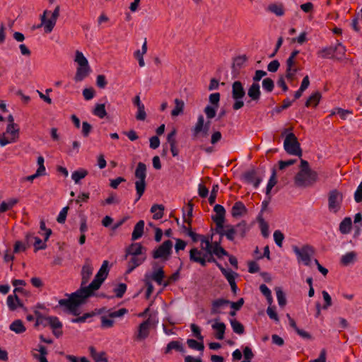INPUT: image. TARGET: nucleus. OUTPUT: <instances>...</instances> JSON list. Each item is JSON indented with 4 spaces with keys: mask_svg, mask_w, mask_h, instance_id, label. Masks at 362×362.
Masks as SVG:
<instances>
[{
    "mask_svg": "<svg viewBox=\"0 0 362 362\" xmlns=\"http://www.w3.org/2000/svg\"><path fill=\"white\" fill-rule=\"evenodd\" d=\"M9 329L16 334L23 333L26 329L21 320H14L9 326Z\"/></svg>",
    "mask_w": 362,
    "mask_h": 362,
    "instance_id": "obj_30",
    "label": "nucleus"
},
{
    "mask_svg": "<svg viewBox=\"0 0 362 362\" xmlns=\"http://www.w3.org/2000/svg\"><path fill=\"white\" fill-rule=\"evenodd\" d=\"M155 325L156 322L151 317L144 321L139 327L136 338L139 340L146 339L149 334L150 328Z\"/></svg>",
    "mask_w": 362,
    "mask_h": 362,
    "instance_id": "obj_15",
    "label": "nucleus"
},
{
    "mask_svg": "<svg viewBox=\"0 0 362 362\" xmlns=\"http://www.w3.org/2000/svg\"><path fill=\"white\" fill-rule=\"evenodd\" d=\"M274 83L270 78H266L262 81V88L267 92H272L274 89Z\"/></svg>",
    "mask_w": 362,
    "mask_h": 362,
    "instance_id": "obj_49",
    "label": "nucleus"
},
{
    "mask_svg": "<svg viewBox=\"0 0 362 362\" xmlns=\"http://www.w3.org/2000/svg\"><path fill=\"white\" fill-rule=\"evenodd\" d=\"M36 320L35 322V327H38L42 325L44 327L48 326L49 324V316L45 317L40 313L38 311H35Z\"/></svg>",
    "mask_w": 362,
    "mask_h": 362,
    "instance_id": "obj_40",
    "label": "nucleus"
},
{
    "mask_svg": "<svg viewBox=\"0 0 362 362\" xmlns=\"http://www.w3.org/2000/svg\"><path fill=\"white\" fill-rule=\"evenodd\" d=\"M246 211L245 205L241 202H237L231 209V214L233 217H239Z\"/></svg>",
    "mask_w": 362,
    "mask_h": 362,
    "instance_id": "obj_28",
    "label": "nucleus"
},
{
    "mask_svg": "<svg viewBox=\"0 0 362 362\" xmlns=\"http://www.w3.org/2000/svg\"><path fill=\"white\" fill-rule=\"evenodd\" d=\"M7 305L11 310H15L17 308L18 305L20 303V300L16 294L9 295L6 300Z\"/></svg>",
    "mask_w": 362,
    "mask_h": 362,
    "instance_id": "obj_33",
    "label": "nucleus"
},
{
    "mask_svg": "<svg viewBox=\"0 0 362 362\" xmlns=\"http://www.w3.org/2000/svg\"><path fill=\"white\" fill-rule=\"evenodd\" d=\"M211 328L215 331V337L217 339H223L226 328V325L223 322H219L216 319L212 324Z\"/></svg>",
    "mask_w": 362,
    "mask_h": 362,
    "instance_id": "obj_22",
    "label": "nucleus"
},
{
    "mask_svg": "<svg viewBox=\"0 0 362 362\" xmlns=\"http://www.w3.org/2000/svg\"><path fill=\"white\" fill-rule=\"evenodd\" d=\"M187 344L190 349L202 351L204 349L203 341L198 342L195 339H188Z\"/></svg>",
    "mask_w": 362,
    "mask_h": 362,
    "instance_id": "obj_43",
    "label": "nucleus"
},
{
    "mask_svg": "<svg viewBox=\"0 0 362 362\" xmlns=\"http://www.w3.org/2000/svg\"><path fill=\"white\" fill-rule=\"evenodd\" d=\"M218 189L219 187L218 184L213 185L211 191V194L209 197V202L210 204H213L215 202Z\"/></svg>",
    "mask_w": 362,
    "mask_h": 362,
    "instance_id": "obj_57",
    "label": "nucleus"
},
{
    "mask_svg": "<svg viewBox=\"0 0 362 362\" xmlns=\"http://www.w3.org/2000/svg\"><path fill=\"white\" fill-rule=\"evenodd\" d=\"M288 129L284 130L282 134L286 135L284 141V148L287 153L293 156L300 157L302 156V150L300 146L296 136L292 132L288 133Z\"/></svg>",
    "mask_w": 362,
    "mask_h": 362,
    "instance_id": "obj_5",
    "label": "nucleus"
},
{
    "mask_svg": "<svg viewBox=\"0 0 362 362\" xmlns=\"http://www.w3.org/2000/svg\"><path fill=\"white\" fill-rule=\"evenodd\" d=\"M333 47L334 49L335 58L337 59H341L346 52L345 47L341 43L337 42Z\"/></svg>",
    "mask_w": 362,
    "mask_h": 362,
    "instance_id": "obj_42",
    "label": "nucleus"
},
{
    "mask_svg": "<svg viewBox=\"0 0 362 362\" xmlns=\"http://www.w3.org/2000/svg\"><path fill=\"white\" fill-rule=\"evenodd\" d=\"M293 252L297 257L298 262H303L305 266H310L313 262L312 257L314 255V250L310 245H304L301 248L294 245L292 247Z\"/></svg>",
    "mask_w": 362,
    "mask_h": 362,
    "instance_id": "obj_6",
    "label": "nucleus"
},
{
    "mask_svg": "<svg viewBox=\"0 0 362 362\" xmlns=\"http://www.w3.org/2000/svg\"><path fill=\"white\" fill-rule=\"evenodd\" d=\"M164 206L162 204H154L151 208V212L153 214V218L160 219L163 216Z\"/></svg>",
    "mask_w": 362,
    "mask_h": 362,
    "instance_id": "obj_32",
    "label": "nucleus"
},
{
    "mask_svg": "<svg viewBox=\"0 0 362 362\" xmlns=\"http://www.w3.org/2000/svg\"><path fill=\"white\" fill-rule=\"evenodd\" d=\"M144 228V221L141 220L134 226V230L132 234V240H136L139 239L143 235Z\"/></svg>",
    "mask_w": 362,
    "mask_h": 362,
    "instance_id": "obj_27",
    "label": "nucleus"
},
{
    "mask_svg": "<svg viewBox=\"0 0 362 362\" xmlns=\"http://www.w3.org/2000/svg\"><path fill=\"white\" fill-rule=\"evenodd\" d=\"M209 102L212 104L213 106L217 107L218 106V103L220 100V94L218 93H211L209 98Z\"/></svg>",
    "mask_w": 362,
    "mask_h": 362,
    "instance_id": "obj_59",
    "label": "nucleus"
},
{
    "mask_svg": "<svg viewBox=\"0 0 362 362\" xmlns=\"http://www.w3.org/2000/svg\"><path fill=\"white\" fill-rule=\"evenodd\" d=\"M259 226H260L261 233H262V235L264 238L268 237L269 233V226H268V224L267 223V222H265L263 219H261L259 221Z\"/></svg>",
    "mask_w": 362,
    "mask_h": 362,
    "instance_id": "obj_58",
    "label": "nucleus"
},
{
    "mask_svg": "<svg viewBox=\"0 0 362 362\" xmlns=\"http://www.w3.org/2000/svg\"><path fill=\"white\" fill-rule=\"evenodd\" d=\"M267 314L270 319L274 320L276 322H279V316L275 310L274 306H269L267 309Z\"/></svg>",
    "mask_w": 362,
    "mask_h": 362,
    "instance_id": "obj_54",
    "label": "nucleus"
},
{
    "mask_svg": "<svg viewBox=\"0 0 362 362\" xmlns=\"http://www.w3.org/2000/svg\"><path fill=\"white\" fill-rule=\"evenodd\" d=\"M343 200L342 194L337 190H332L329 194L328 209L331 213L337 214L341 209Z\"/></svg>",
    "mask_w": 362,
    "mask_h": 362,
    "instance_id": "obj_11",
    "label": "nucleus"
},
{
    "mask_svg": "<svg viewBox=\"0 0 362 362\" xmlns=\"http://www.w3.org/2000/svg\"><path fill=\"white\" fill-rule=\"evenodd\" d=\"M217 107L213 105H206L204 108V112L208 119H212L216 116Z\"/></svg>",
    "mask_w": 362,
    "mask_h": 362,
    "instance_id": "obj_52",
    "label": "nucleus"
},
{
    "mask_svg": "<svg viewBox=\"0 0 362 362\" xmlns=\"http://www.w3.org/2000/svg\"><path fill=\"white\" fill-rule=\"evenodd\" d=\"M74 62L78 65L74 80L76 82L82 81L91 71L88 61L81 51L76 50L75 52Z\"/></svg>",
    "mask_w": 362,
    "mask_h": 362,
    "instance_id": "obj_2",
    "label": "nucleus"
},
{
    "mask_svg": "<svg viewBox=\"0 0 362 362\" xmlns=\"http://www.w3.org/2000/svg\"><path fill=\"white\" fill-rule=\"evenodd\" d=\"M132 257L128 262L127 273L130 274L133 270L141 265L145 260L146 256H134L131 255Z\"/></svg>",
    "mask_w": 362,
    "mask_h": 362,
    "instance_id": "obj_23",
    "label": "nucleus"
},
{
    "mask_svg": "<svg viewBox=\"0 0 362 362\" xmlns=\"http://www.w3.org/2000/svg\"><path fill=\"white\" fill-rule=\"evenodd\" d=\"M273 236L276 245L281 247L284 239V234L280 230H277L274 231Z\"/></svg>",
    "mask_w": 362,
    "mask_h": 362,
    "instance_id": "obj_51",
    "label": "nucleus"
},
{
    "mask_svg": "<svg viewBox=\"0 0 362 362\" xmlns=\"http://www.w3.org/2000/svg\"><path fill=\"white\" fill-rule=\"evenodd\" d=\"M50 11L45 10L43 12V14L40 16L41 23L38 27L42 26L44 28V30L46 33H50L57 23V21L53 18L50 17L47 18V17L49 15Z\"/></svg>",
    "mask_w": 362,
    "mask_h": 362,
    "instance_id": "obj_16",
    "label": "nucleus"
},
{
    "mask_svg": "<svg viewBox=\"0 0 362 362\" xmlns=\"http://www.w3.org/2000/svg\"><path fill=\"white\" fill-rule=\"evenodd\" d=\"M93 267L90 259H86L81 269V288L69 295V298L59 300V305L65 308L74 315H77L78 307L85 303L86 300L94 295V291L99 289L108 275V261H103L92 282L85 286L93 274Z\"/></svg>",
    "mask_w": 362,
    "mask_h": 362,
    "instance_id": "obj_1",
    "label": "nucleus"
},
{
    "mask_svg": "<svg viewBox=\"0 0 362 362\" xmlns=\"http://www.w3.org/2000/svg\"><path fill=\"white\" fill-rule=\"evenodd\" d=\"M172 350H175L180 353H185V351L183 344L179 341H171L169 342L165 349V354H169Z\"/></svg>",
    "mask_w": 362,
    "mask_h": 362,
    "instance_id": "obj_25",
    "label": "nucleus"
},
{
    "mask_svg": "<svg viewBox=\"0 0 362 362\" xmlns=\"http://www.w3.org/2000/svg\"><path fill=\"white\" fill-rule=\"evenodd\" d=\"M230 323L233 331L238 334H243L245 332L243 325L235 319H230Z\"/></svg>",
    "mask_w": 362,
    "mask_h": 362,
    "instance_id": "obj_37",
    "label": "nucleus"
},
{
    "mask_svg": "<svg viewBox=\"0 0 362 362\" xmlns=\"http://www.w3.org/2000/svg\"><path fill=\"white\" fill-rule=\"evenodd\" d=\"M247 95L251 100L257 103L260 99L261 91L260 86L258 83H253L247 90Z\"/></svg>",
    "mask_w": 362,
    "mask_h": 362,
    "instance_id": "obj_24",
    "label": "nucleus"
},
{
    "mask_svg": "<svg viewBox=\"0 0 362 362\" xmlns=\"http://www.w3.org/2000/svg\"><path fill=\"white\" fill-rule=\"evenodd\" d=\"M213 236L209 238H201V247L209 255H214L221 258L223 256H228V252L221 246L220 241L212 242Z\"/></svg>",
    "mask_w": 362,
    "mask_h": 362,
    "instance_id": "obj_4",
    "label": "nucleus"
},
{
    "mask_svg": "<svg viewBox=\"0 0 362 362\" xmlns=\"http://www.w3.org/2000/svg\"><path fill=\"white\" fill-rule=\"evenodd\" d=\"M322 294L325 302V304L323 305V309H327L332 305L331 296L326 291H322Z\"/></svg>",
    "mask_w": 362,
    "mask_h": 362,
    "instance_id": "obj_61",
    "label": "nucleus"
},
{
    "mask_svg": "<svg viewBox=\"0 0 362 362\" xmlns=\"http://www.w3.org/2000/svg\"><path fill=\"white\" fill-rule=\"evenodd\" d=\"M173 242L170 240L164 241L158 248L154 250L152 256L154 259H168L172 252Z\"/></svg>",
    "mask_w": 362,
    "mask_h": 362,
    "instance_id": "obj_10",
    "label": "nucleus"
},
{
    "mask_svg": "<svg viewBox=\"0 0 362 362\" xmlns=\"http://www.w3.org/2000/svg\"><path fill=\"white\" fill-rule=\"evenodd\" d=\"M165 277L164 271L162 267H153V270L151 273H146L145 274L146 280L150 281V280H153L156 282L158 285H163V286H167L168 283L163 282V280Z\"/></svg>",
    "mask_w": 362,
    "mask_h": 362,
    "instance_id": "obj_12",
    "label": "nucleus"
},
{
    "mask_svg": "<svg viewBox=\"0 0 362 362\" xmlns=\"http://www.w3.org/2000/svg\"><path fill=\"white\" fill-rule=\"evenodd\" d=\"M207 252L202 250H199L197 247L192 248L189 251V259L190 261L200 264L202 266L205 267L206 265V257Z\"/></svg>",
    "mask_w": 362,
    "mask_h": 362,
    "instance_id": "obj_13",
    "label": "nucleus"
},
{
    "mask_svg": "<svg viewBox=\"0 0 362 362\" xmlns=\"http://www.w3.org/2000/svg\"><path fill=\"white\" fill-rule=\"evenodd\" d=\"M183 230L187 233L188 236H189L194 242H197L199 240L201 241V238L204 237V235H201L197 234L196 233L192 231L189 228L182 225Z\"/></svg>",
    "mask_w": 362,
    "mask_h": 362,
    "instance_id": "obj_48",
    "label": "nucleus"
},
{
    "mask_svg": "<svg viewBox=\"0 0 362 362\" xmlns=\"http://www.w3.org/2000/svg\"><path fill=\"white\" fill-rule=\"evenodd\" d=\"M276 294V298L278 303L280 307H284L286 304V296L282 289L280 287H276L275 288Z\"/></svg>",
    "mask_w": 362,
    "mask_h": 362,
    "instance_id": "obj_41",
    "label": "nucleus"
},
{
    "mask_svg": "<svg viewBox=\"0 0 362 362\" xmlns=\"http://www.w3.org/2000/svg\"><path fill=\"white\" fill-rule=\"evenodd\" d=\"M259 170H251L248 171L245 173V177L246 180L250 183L252 184L257 176Z\"/></svg>",
    "mask_w": 362,
    "mask_h": 362,
    "instance_id": "obj_55",
    "label": "nucleus"
},
{
    "mask_svg": "<svg viewBox=\"0 0 362 362\" xmlns=\"http://www.w3.org/2000/svg\"><path fill=\"white\" fill-rule=\"evenodd\" d=\"M114 325V320L112 317L110 318L106 317H102L101 318V325L104 328H110L112 327Z\"/></svg>",
    "mask_w": 362,
    "mask_h": 362,
    "instance_id": "obj_63",
    "label": "nucleus"
},
{
    "mask_svg": "<svg viewBox=\"0 0 362 362\" xmlns=\"http://www.w3.org/2000/svg\"><path fill=\"white\" fill-rule=\"evenodd\" d=\"M191 331L193 333V335L199 341H203L204 337L201 334L200 328L195 324H192L190 325Z\"/></svg>",
    "mask_w": 362,
    "mask_h": 362,
    "instance_id": "obj_53",
    "label": "nucleus"
},
{
    "mask_svg": "<svg viewBox=\"0 0 362 362\" xmlns=\"http://www.w3.org/2000/svg\"><path fill=\"white\" fill-rule=\"evenodd\" d=\"M216 214L213 216L212 218L216 223L217 228L222 229L225 221L226 210L224 207L220 204H216L214 208Z\"/></svg>",
    "mask_w": 362,
    "mask_h": 362,
    "instance_id": "obj_17",
    "label": "nucleus"
},
{
    "mask_svg": "<svg viewBox=\"0 0 362 362\" xmlns=\"http://www.w3.org/2000/svg\"><path fill=\"white\" fill-rule=\"evenodd\" d=\"M317 180V173L313 170H300L295 177V183L299 187L313 185Z\"/></svg>",
    "mask_w": 362,
    "mask_h": 362,
    "instance_id": "obj_7",
    "label": "nucleus"
},
{
    "mask_svg": "<svg viewBox=\"0 0 362 362\" xmlns=\"http://www.w3.org/2000/svg\"><path fill=\"white\" fill-rule=\"evenodd\" d=\"M320 98H321L320 93L319 92H315V93H313L309 97V98L307 100V101L305 103V105L307 107H309V106L316 107L317 105V104L319 103Z\"/></svg>",
    "mask_w": 362,
    "mask_h": 362,
    "instance_id": "obj_35",
    "label": "nucleus"
},
{
    "mask_svg": "<svg viewBox=\"0 0 362 362\" xmlns=\"http://www.w3.org/2000/svg\"><path fill=\"white\" fill-rule=\"evenodd\" d=\"M134 175L136 179L135 181V189L136 194L135 202H137L144 194L146 187V165L144 163L139 162L138 163L135 170Z\"/></svg>",
    "mask_w": 362,
    "mask_h": 362,
    "instance_id": "obj_3",
    "label": "nucleus"
},
{
    "mask_svg": "<svg viewBox=\"0 0 362 362\" xmlns=\"http://www.w3.org/2000/svg\"><path fill=\"white\" fill-rule=\"evenodd\" d=\"M174 102H175V106L171 112V115H172V117H177L183 113L185 103L182 100H180L178 98L175 99Z\"/></svg>",
    "mask_w": 362,
    "mask_h": 362,
    "instance_id": "obj_31",
    "label": "nucleus"
},
{
    "mask_svg": "<svg viewBox=\"0 0 362 362\" xmlns=\"http://www.w3.org/2000/svg\"><path fill=\"white\" fill-rule=\"evenodd\" d=\"M146 249L143 247L141 243H132L127 249V255L146 256Z\"/></svg>",
    "mask_w": 362,
    "mask_h": 362,
    "instance_id": "obj_21",
    "label": "nucleus"
},
{
    "mask_svg": "<svg viewBox=\"0 0 362 362\" xmlns=\"http://www.w3.org/2000/svg\"><path fill=\"white\" fill-rule=\"evenodd\" d=\"M319 56L322 58H335L334 47H329L322 49L319 52Z\"/></svg>",
    "mask_w": 362,
    "mask_h": 362,
    "instance_id": "obj_44",
    "label": "nucleus"
},
{
    "mask_svg": "<svg viewBox=\"0 0 362 362\" xmlns=\"http://www.w3.org/2000/svg\"><path fill=\"white\" fill-rule=\"evenodd\" d=\"M92 112L100 119L104 118L107 115L104 104H96Z\"/></svg>",
    "mask_w": 362,
    "mask_h": 362,
    "instance_id": "obj_36",
    "label": "nucleus"
},
{
    "mask_svg": "<svg viewBox=\"0 0 362 362\" xmlns=\"http://www.w3.org/2000/svg\"><path fill=\"white\" fill-rule=\"evenodd\" d=\"M83 95L86 100H90L93 99L95 96V90L90 88H85L83 90Z\"/></svg>",
    "mask_w": 362,
    "mask_h": 362,
    "instance_id": "obj_62",
    "label": "nucleus"
},
{
    "mask_svg": "<svg viewBox=\"0 0 362 362\" xmlns=\"http://www.w3.org/2000/svg\"><path fill=\"white\" fill-rule=\"evenodd\" d=\"M295 59L288 57L286 62V78L288 81H292L298 72V69L295 66Z\"/></svg>",
    "mask_w": 362,
    "mask_h": 362,
    "instance_id": "obj_20",
    "label": "nucleus"
},
{
    "mask_svg": "<svg viewBox=\"0 0 362 362\" xmlns=\"http://www.w3.org/2000/svg\"><path fill=\"white\" fill-rule=\"evenodd\" d=\"M17 202L18 199L14 198L3 202L0 204V213L5 212L11 209Z\"/></svg>",
    "mask_w": 362,
    "mask_h": 362,
    "instance_id": "obj_39",
    "label": "nucleus"
},
{
    "mask_svg": "<svg viewBox=\"0 0 362 362\" xmlns=\"http://www.w3.org/2000/svg\"><path fill=\"white\" fill-rule=\"evenodd\" d=\"M243 225H236L235 227H230L227 230H224L223 228L222 229L216 228V232L222 237L226 235L227 239L229 240H233L235 238V235L238 234V229L243 228Z\"/></svg>",
    "mask_w": 362,
    "mask_h": 362,
    "instance_id": "obj_19",
    "label": "nucleus"
},
{
    "mask_svg": "<svg viewBox=\"0 0 362 362\" xmlns=\"http://www.w3.org/2000/svg\"><path fill=\"white\" fill-rule=\"evenodd\" d=\"M137 109H138V110H137V113L136 115V119L140 120V121H144L146 117L144 105L140 106V107H137Z\"/></svg>",
    "mask_w": 362,
    "mask_h": 362,
    "instance_id": "obj_60",
    "label": "nucleus"
},
{
    "mask_svg": "<svg viewBox=\"0 0 362 362\" xmlns=\"http://www.w3.org/2000/svg\"><path fill=\"white\" fill-rule=\"evenodd\" d=\"M332 114L339 115L342 119H346L349 115L353 114V112L352 110L337 107L334 110Z\"/></svg>",
    "mask_w": 362,
    "mask_h": 362,
    "instance_id": "obj_45",
    "label": "nucleus"
},
{
    "mask_svg": "<svg viewBox=\"0 0 362 362\" xmlns=\"http://www.w3.org/2000/svg\"><path fill=\"white\" fill-rule=\"evenodd\" d=\"M246 59H247V58L245 56H239V57H236L234 59L233 67V68H235V67L240 68L245 64V62H246Z\"/></svg>",
    "mask_w": 362,
    "mask_h": 362,
    "instance_id": "obj_64",
    "label": "nucleus"
},
{
    "mask_svg": "<svg viewBox=\"0 0 362 362\" xmlns=\"http://www.w3.org/2000/svg\"><path fill=\"white\" fill-rule=\"evenodd\" d=\"M357 257V254L356 252L351 251L346 252L345 255H342L341 257V263L344 266H348L349 264H354Z\"/></svg>",
    "mask_w": 362,
    "mask_h": 362,
    "instance_id": "obj_26",
    "label": "nucleus"
},
{
    "mask_svg": "<svg viewBox=\"0 0 362 362\" xmlns=\"http://www.w3.org/2000/svg\"><path fill=\"white\" fill-rule=\"evenodd\" d=\"M127 290V285L121 283L114 288V292L117 298H122Z\"/></svg>",
    "mask_w": 362,
    "mask_h": 362,
    "instance_id": "obj_50",
    "label": "nucleus"
},
{
    "mask_svg": "<svg viewBox=\"0 0 362 362\" xmlns=\"http://www.w3.org/2000/svg\"><path fill=\"white\" fill-rule=\"evenodd\" d=\"M49 324L48 325L52 329H62V323L59 321V318L55 316H49Z\"/></svg>",
    "mask_w": 362,
    "mask_h": 362,
    "instance_id": "obj_46",
    "label": "nucleus"
},
{
    "mask_svg": "<svg viewBox=\"0 0 362 362\" xmlns=\"http://www.w3.org/2000/svg\"><path fill=\"white\" fill-rule=\"evenodd\" d=\"M232 98L234 100L233 108L238 110L244 106L243 98L245 95V90L242 83L239 81L233 82L232 84Z\"/></svg>",
    "mask_w": 362,
    "mask_h": 362,
    "instance_id": "obj_8",
    "label": "nucleus"
},
{
    "mask_svg": "<svg viewBox=\"0 0 362 362\" xmlns=\"http://www.w3.org/2000/svg\"><path fill=\"white\" fill-rule=\"evenodd\" d=\"M352 226V221L350 217L344 218L339 224V231L342 234H348L350 233Z\"/></svg>",
    "mask_w": 362,
    "mask_h": 362,
    "instance_id": "obj_29",
    "label": "nucleus"
},
{
    "mask_svg": "<svg viewBox=\"0 0 362 362\" xmlns=\"http://www.w3.org/2000/svg\"><path fill=\"white\" fill-rule=\"evenodd\" d=\"M68 209H69V207L65 206V207L62 208V209L60 211V212L57 216V221L58 223H64L65 222L66 216H67V213H68Z\"/></svg>",
    "mask_w": 362,
    "mask_h": 362,
    "instance_id": "obj_56",
    "label": "nucleus"
},
{
    "mask_svg": "<svg viewBox=\"0 0 362 362\" xmlns=\"http://www.w3.org/2000/svg\"><path fill=\"white\" fill-rule=\"evenodd\" d=\"M19 136V128L16 124H8L6 132L0 135V146H5L7 144L14 143Z\"/></svg>",
    "mask_w": 362,
    "mask_h": 362,
    "instance_id": "obj_9",
    "label": "nucleus"
},
{
    "mask_svg": "<svg viewBox=\"0 0 362 362\" xmlns=\"http://www.w3.org/2000/svg\"><path fill=\"white\" fill-rule=\"evenodd\" d=\"M268 11L274 13L277 16H281L284 14V10L281 5L275 4H271L268 6Z\"/></svg>",
    "mask_w": 362,
    "mask_h": 362,
    "instance_id": "obj_47",
    "label": "nucleus"
},
{
    "mask_svg": "<svg viewBox=\"0 0 362 362\" xmlns=\"http://www.w3.org/2000/svg\"><path fill=\"white\" fill-rule=\"evenodd\" d=\"M209 129V123L204 124V117L202 115H199L197 121L192 129L193 138L195 139L200 133L206 136Z\"/></svg>",
    "mask_w": 362,
    "mask_h": 362,
    "instance_id": "obj_14",
    "label": "nucleus"
},
{
    "mask_svg": "<svg viewBox=\"0 0 362 362\" xmlns=\"http://www.w3.org/2000/svg\"><path fill=\"white\" fill-rule=\"evenodd\" d=\"M230 301L228 300H225L223 298H218L214 300L211 303V315H218L221 314L222 310L229 305Z\"/></svg>",
    "mask_w": 362,
    "mask_h": 362,
    "instance_id": "obj_18",
    "label": "nucleus"
},
{
    "mask_svg": "<svg viewBox=\"0 0 362 362\" xmlns=\"http://www.w3.org/2000/svg\"><path fill=\"white\" fill-rule=\"evenodd\" d=\"M88 175V171L84 169L75 170L71 174V179L76 184H78L81 180L83 179Z\"/></svg>",
    "mask_w": 362,
    "mask_h": 362,
    "instance_id": "obj_34",
    "label": "nucleus"
},
{
    "mask_svg": "<svg viewBox=\"0 0 362 362\" xmlns=\"http://www.w3.org/2000/svg\"><path fill=\"white\" fill-rule=\"evenodd\" d=\"M276 170L272 169V175L269 177V180L268 181V183H267V187H266L265 193H266L267 196H269L271 190L274 187V185L276 184Z\"/></svg>",
    "mask_w": 362,
    "mask_h": 362,
    "instance_id": "obj_38",
    "label": "nucleus"
}]
</instances>
